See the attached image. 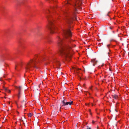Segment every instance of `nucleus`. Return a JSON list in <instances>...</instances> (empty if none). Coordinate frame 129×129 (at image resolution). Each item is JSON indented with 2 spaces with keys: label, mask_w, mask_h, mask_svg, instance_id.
<instances>
[{
  "label": "nucleus",
  "mask_w": 129,
  "mask_h": 129,
  "mask_svg": "<svg viewBox=\"0 0 129 129\" xmlns=\"http://www.w3.org/2000/svg\"><path fill=\"white\" fill-rule=\"evenodd\" d=\"M95 121H92V122L93 123H95Z\"/></svg>",
  "instance_id": "nucleus-19"
},
{
  "label": "nucleus",
  "mask_w": 129,
  "mask_h": 129,
  "mask_svg": "<svg viewBox=\"0 0 129 129\" xmlns=\"http://www.w3.org/2000/svg\"><path fill=\"white\" fill-rule=\"evenodd\" d=\"M37 63H38L37 61L34 60H31L26 65L25 68L26 71L29 70H32L34 68H35L38 69V68L36 66H35Z\"/></svg>",
  "instance_id": "nucleus-2"
},
{
  "label": "nucleus",
  "mask_w": 129,
  "mask_h": 129,
  "mask_svg": "<svg viewBox=\"0 0 129 129\" xmlns=\"http://www.w3.org/2000/svg\"><path fill=\"white\" fill-rule=\"evenodd\" d=\"M66 4H70V3H69V2H67L66 3Z\"/></svg>",
  "instance_id": "nucleus-17"
},
{
  "label": "nucleus",
  "mask_w": 129,
  "mask_h": 129,
  "mask_svg": "<svg viewBox=\"0 0 129 129\" xmlns=\"http://www.w3.org/2000/svg\"><path fill=\"white\" fill-rule=\"evenodd\" d=\"M61 74H62V73H61Z\"/></svg>",
  "instance_id": "nucleus-33"
},
{
  "label": "nucleus",
  "mask_w": 129,
  "mask_h": 129,
  "mask_svg": "<svg viewBox=\"0 0 129 129\" xmlns=\"http://www.w3.org/2000/svg\"><path fill=\"white\" fill-rule=\"evenodd\" d=\"M63 101H64L65 102H67L66 100L65 99H64V100Z\"/></svg>",
  "instance_id": "nucleus-18"
},
{
  "label": "nucleus",
  "mask_w": 129,
  "mask_h": 129,
  "mask_svg": "<svg viewBox=\"0 0 129 129\" xmlns=\"http://www.w3.org/2000/svg\"><path fill=\"white\" fill-rule=\"evenodd\" d=\"M61 108V107H60V109Z\"/></svg>",
  "instance_id": "nucleus-32"
},
{
  "label": "nucleus",
  "mask_w": 129,
  "mask_h": 129,
  "mask_svg": "<svg viewBox=\"0 0 129 129\" xmlns=\"http://www.w3.org/2000/svg\"><path fill=\"white\" fill-rule=\"evenodd\" d=\"M25 1V0H22L20 1L17 0L15 2V3L18 6L20 5V4H24Z\"/></svg>",
  "instance_id": "nucleus-8"
},
{
  "label": "nucleus",
  "mask_w": 129,
  "mask_h": 129,
  "mask_svg": "<svg viewBox=\"0 0 129 129\" xmlns=\"http://www.w3.org/2000/svg\"><path fill=\"white\" fill-rule=\"evenodd\" d=\"M39 62H40V61H39Z\"/></svg>",
  "instance_id": "nucleus-30"
},
{
  "label": "nucleus",
  "mask_w": 129,
  "mask_h": 129,
  "mask_svg": "<svg viewBox=\"0 0 129 129\" xmlns=\"http://www.w3.org/2000/svg\"><path fill=\"white\" fill-rule=\"evenodd\" d=\"M47 18L48 19L49 23V25H48L47 26V27L49 29L51 33H54V29H55L54 23H53V21L49 19L48 16L47 17Z\"/></svg>",
  "instance_id": "nucleus-3"
},
{
  "label": "nucleus",
  "mask_w": 129,
  "mask_h": 129,
  "mask_svg": "<svg viewBox=\"0 0 129 129\" xmlns=\"http://www.w3.org/2000/svg\"><path fill=\"white\" fill-rule=\"evenodd\" d=\"M85 85V84H83V86H84V87Z\"/></svg>",
  "instance_id": "nucleus-24"
},
{
  "label": "nucleus",
  "mask_w": 129,
  "mask_h": 129,
  "mask_svg": "<svg viewBox=\"0 0 129 129\" xmlns=\"http://www.w3.org/2000/svg\"><path fill=\"white\" fill-rule=\"evenodd\" d=\"M112 97L114 99H117L118 98V96L117 95L114 94V95H112Z\"/></svg>",
  "instance_id": "nucleus-10"
},
{
  "label": "nucleus",
  "mask_w": 129,
  "mask_h": 129,
  "mask_svg": "<svg viewBox=\"0 0 129 129\" xmlns=\"http://www.w3.org/2000/svg\"><path fill=\"white\" fill-rule=\"evenodd\" d=\"M3 88H4V89L6 91L8 90L7 88H5V87H4Z\"/></svg>",
  "instance_id": "nucleus-15"
},
{
  "label": "nucleus",
  "mask_w": 129,
  "mask_h": 129,
  "mask_svg": "<svg viewBox=\"0 0 129 129\" xmlns=\"http://www.w3.org/2000/svg\"><path fill=\"white\" fill-rule=\"evenodd\" d=\"M76 46L75 45H74V47H75Z\"/></svg>",
  "instance_id": "nucleus-28"
},
{
  "label": "nucleus",
  "mask_w": 129,
  "mask_h": 129,
  "mask_svg": "<svg viewBox=\"0 0 129 129\" xmlns=\"http://www.w3.org/2000/svg\"><path fill=\"white\" fill-rule=\"evenodd\" d=\"M110 28L111 29H112V28H111V27H110Z\"/></svg>",
  "instance_id": "nucleus-27"
},
{
  "label": "nucleus",
  "mask_w": 129,
  "mask_h": 129,
  "mask_svg": "<svg viewBox=\"0 0 129 129\" xmlns=\"http://www.w3.org/2000/svg\"><path fill=\"white\" fill-rule=\"evenodd\" d=\"M21 87L20 86H19V87H18V90H19V94L20 93V91L21 88Z\"/></svg>",
  "instance_id": "nucleus-12"
},
{
  "label": "nucleus",
  "mask_w": 129,
  "mask_h": 129,
  "mask_svg": "<svg viewBox=\"0 0 129 129\" xmlns=\"http://www.w3.org/2000/svg\"><path fill=\"white\" fill-rule=\"evenodd\" d=\"M115 111L116 112H117V110H116V109H115Z\"/></svg>",
  "instance_id": "nucleus-22"
},
{
  "label": "nucleus",
  "mask_w": 129,
  "mask_h": 129,
  "mask_svg": "<svg viewBox=\"0 0 129 129\" xmlns=\"http://www.w3.org/2000/svg\"><path fill=\"white\" fill-rule=\"evenodd\" d=\"M107 16H108V14H107Z\"/></svg>",
  "instance_id": "nucleus-26"
},
{
  "label": "nucleus",
  "mask_w": 129,
  "mask_h": 129,
  "mask_svg": "<svg viewBox=\"0 0 129 129\" xmlns=\"http://www.w3.org/2000/svg\"><path fill=\"white\" fill-rule=\"evenodd\" d=\"M55 63L57 65H58L59 66H60V64L58 61H56Z\"/></svg>",
  "instance_id": "nucleus-13"
},
{
  "label": "nucleus",
  "mask_w": 129,
  "mask_h": 129,
  "mask_svg": "<svg viewBox=\"0 0 129 129\" xmlns=\"http://www.w3.org/2000/svg\"><path fill=\"white\" fill-rule=\"evenodd\" d=\"M110 46V45H107V46L108 47L109 46Z\"/></svg>",
  "instance_id": "nucleus-21"
},
{
  "label": "nucleus",
  "mask_w": 129,
  "mask_h": 129,
  "mask_svg": "<svg viewBox=\"0 0 129 129\" xmlns=\"http://www.w3.org/2000/svg\"><path fill=\"white\" fill-rule=\"evenodd\" d=\"M73 103L72 101L71 102H65L64 101H62V106H64L66 105H68L69 104L70 105H71Z\"/></svg>",
  "instance_id": "nucleus-7"
},
{
  "label": "nucleus",
  "mask_w": 129,
  "mask_h": 129,
  "mask_svg": "<svg viewBox=\"0 0 129 129\" xmlns=\"http://www.w3.org/2000/svg\"><path fill=\"white\" fill-rule=\"evenodd\" d=\"M92 104V105L93 106V104Z\"/></svg>",
  "instance_id": "nucleus-31"
},
{
  "label": "nucleus",
  "mask_w": 129,
  "mask_h": 129,
  "mask_svg": "<svg viewBox=\"0 0 129 129\" xmlns=\"http://www.w3.org/2000/svg\"><path fill=\"white\" fill-rule=\"evenodd\" d=\"M58 45L59 46H62L61 47V49L60 50V53L62 56H63L65 57H68L70 58L72 55L69 54V51L70 49H71V47L70 46H66L63 45L62 44V40L58 37Z\"/></svg>",
  "instance_id": "nucleus-1"
},
{
  "label": "nucleus",
  "mask_w": 129,
  "mask_h": 129,
  "mask_svg": "<svg viewBox=\"0 0 129 129\" xmlns=\"http://www.w3.org/2000/svg\"><path fill=\"white\" fill-rule=\"evenodd\" d=\"M91 62L93 63V66H94L95 63L97 62V61L96 60L95 58L91 60Z\"/></svg>",
  "instance_id": "nucleus-9"
},
{
  "label": "nucleus",
  "mask_w": 129,
  "mask_h": 129,
  "mask_svg": "<svg viewBox=\"0 0 129 129\" xmlns=\"http://www.w3.org/2000/svg\"><path fill=\"white\" fill-rule=\"evenodd\" d=\"M87 129H91L90 127L88 128Z\"/></svg>",
  "instance_id": "nucleus-20"
},
{
  "label": "nucleus",
  "mask_w": 129,
  "mask_h": 129,
  "mask_svg": "<svg viewBox=\"0 0 129 129\" xmlns=\"http://www.w3.org/2000/svg\"><path fill=\"white\" fill-rule=\"evenodd\" d=\"M75 2H73L74 3V6L75 8V11L76 12H77V10L76 9V7L79 6L82 4L81 0H75Z\"/></svg>",
  "instance_id": "nucleus-5"
},
{
  "label": "nucleus",
  "mask_w": 129,
  "mask_h": 129,
  "mask_svg": "<svg viewBox=\"0 0 129 129\" xmlns=\"http://www.w3.org/2000/svg\"><path fill=\"white\" fill-rule=\"evenodd\" d=\"M64 36L66 38L70 39L71 37L72 33L70 29L64 30L63 31Z\"/></svg>",
  "instance_id": "nucleus-4"
},
{
  "label": "nucleus",
  "mask_w": 129,
  "mask_h": 129,
  "mask_svg": "<svg viewBox=\"0 0 129 129\" xmlns=\"http://www.w3.org/2000/svg\"><path fill=\"white\" fill-rule=\"evenodd\" d=\"M41 61H43V59H42V60H41Z\"/></svg>",
  "instance_id": "nucleus-29"
},
{
  "label": "nucleus",
  "mask_w": 129,
  "mask_h": 129,
  "mask_svg": "<svg viewBox=\"0 0 129 129\" xmlns=\"http://www.w3.org/2000/svg\"><path fill=\"white\" fill-rule=\"evenodd\" d=\"M33 114L31 113H29L28 114V116L29 117H31L32 116Z\"/></svg>",
  "instance_id": "nucleus-14"
},
{
  "label": "nucleus",
  "mask_w": 129,
  "mask_h": 129,
  "mask_svg": "<svg viewBox=\"0 0 129 129\" xmlns=\"http://www.w3.org/2000/svg\"><path fill=\"white\" fill-rule=\"evenodd\" d=\"M0 81H2V80H1V78H0Z\"/></svg>",
  "instance_id": "nucleus-23"
},
{
  "label": "nucleus",
  "mask_w": 129,
  "mask_h": 129,
  "mask_svg": "<svg viewBox=\"0 0 129 129\" xmlns=\"http://www.w3.org/2000/svg\"><path fill=\"white\" fill-rule=\"evenodd\" d=\"M26 99H25V100H23L22 102V103L23 104L24 106L25 105V104H26Z\"/></svg>",
  "instance_id": "nucleus-11"
},
{
  "label": "nucleus",
  "mask_w": 129,
  "mask_h": 129,
  "mask_svg": "<svg viewBox=\"0 0 129 129\" xmlns=\"http://www.w3.org/2000/svg\"><path fill=\"white\" fill-rule=\"evenodd\" d=\"M7 92H8V93H10V91L9 90H8L7 91Z\"/></svg>",
  "instance_id": "nucleus-16"
},
{
  "label": "nucleus",
  "mask_w": 129,
  "mask_h": 129,
  "mask_svg": "<svg viewBox=\"0 0 129 129\" xmlns=\"http://www.w3.org/2000/svg\"><path fill=\"white\" fill-rule=\"evenodd\" d=\"M15 69H16V67H15Z\"/></svg>",
  "instance_id": "nucleus-25"
},
{
  "label": "nucleus",
  "mask_w": 129,
  "mask_h": 129,
  "mask_svg": "<svg viewBox=\"0 0 129 129\" xmlns=\"http://www.w3.org/2000/svg\"><path fill=\"white\" fill-rule=\"evenodd\" d=\"M75 19L76 20H77L76 17L74 15L73 17H72L67 19V22L69 25H71V24L72 23V21Z\"/></svg>",
  "instance_id": "nucleus-6"
}]
</instances>
